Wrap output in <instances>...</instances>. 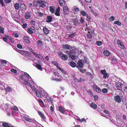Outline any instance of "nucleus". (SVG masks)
<instances>
[{"label": "nucleus", "mask_w": 127, "mask_h": 127, "mask_svg": "<svg viewBox=\"0 0 127 127\" xmlns=\"http://www.w3.org/2000/svg\"><path fill=\"white\" fill-rule=\"evenodd\" d=\"M46 98L47 99L48 102L52 103V99L49 96H46Z\"/></svg>", "instance_id": "obj_28"}, {"label": "nucleus", "mask_w": 127, "mask_h": 127, "mask_svg": "<svg viewBox=\"0 0 127 127\" xmlns=\"http://www.w3.org/2000/svg\"><path fill=\"white\" fill-rule=\"evenodd\" d=\"M12 109L14 111H18V108L15 106H14L12 108Z\"/></svg>", "instance_id": "obj_53"}, {"label": "nucleus", "mask_w": 127, "mask_h": 127, "mask_svg": "<svg viewBox=\"0 0 127 127\" xmlns=\"http://www.w3.org/2000/svg\"><path fill=\"white\" fill-rule=\"evenodd\" d=\"M59 110L62 113H64V109L61 107H59Z\"/></svg>", "instance_id": "obj_33"}, {"label": "nucleus", "mask_w": 127, "mask_h": 127, "mask_svg": "<svg viewBox=\"0 0 127 127\" xmlns=\"http://www.w3.org/2000/svg\"><path fill=\"white\" fill-rule=\"evenodd\" d=\"M28 32L30 34H31L33 33L32 31L29 28H28L27 30Z\"/></svg>", "instance_id": "obj_35"}, {"label": "nucleus", "mask_w": 127, "mask_h": 127, "mask_svg": "<svg viewBox=\"0 0 127 127\" xmlns=\"http://www.w3.org/2000/svg\"><path fill=\"white\" fill-rule=\"evenodd\" d=\"M29 50H30V51L33 54L35 52H34L33 50L31 48H29Z\"/></svg>", "instance_id": "obj_56"}, {"label": "nucleus", "mask_w": 127, "mask_h": 127, "mask_svg": "<svg viewBox=\"0 0 127 127\" xmlns=\"http://www.w3.org/2000/svg\"><path fill=\"white\" fill-rule=\"evenodd\" d=\"M25 120L26 121H29V122H31V120L27 117H26L25 118Z\"/></svg>", "instance_id": "obj_59"}, {"label": "nucleus", "mask_w": 127, "mask_h": 127, "mask_svg": "<svg viewBox=\"0 0 127 127\" xmlns=\"http://www.w3.org/2000/svg\"><path fill=\"white\" fill-rule=\"evenodd\" d=\"M108 77V74H107V73H106V74H105L103 75V78L105 79L106 78H107Z\"/></svg>", "instance_id": "obj_62"}, {"label": "nucleus", "mask_w": 127, "mask_h": 127, "mask_svg": "<svg viewBox=\"0 0 127 127\" xmlns=\"http://www.w3.org/2000/svg\"><path fill=\"white\" fill-rule=\"evenodd\" d=\"M14 7L15 8V10L17 11L19 9L20 7L19 6V3H16L14 5Z\"/></svg>", "instance_id": "obj_15"}, {"label": "nucleus", "mask_w": 127, "mask_h": 127, "mask_svg": "<svg viewBox=\"0 0 127 127\" xmlns=\"http://www.w3.org/2000/svg\"><path fill=\"white\" fill-rule=\"evenodd\" d=\"M101 72L104 75L107 73L105 71V70H102L101 71Z\"/></svg>", "instance_id": "obj_55"}, {"label": "nucleus", "mask_w": 127, "mask_h": 127, "mask_svg": "<svg viewBox=\"0 0 127 127\" xmlns=\"http://www.w3.org/2000/svg\"><path fill=\"white\" fill-rule=\"evenodd\" d=\"M59 2L61 6H64L65 5V3L63 0H59Z\"/></svg>", "instance_id": "obj_14"}, {"label": "nucleus", "mask_w": 127, "mask_h": 127, "mask_svg": "<svg viewBox=\"0 0 127 127\" xmlns=\"http://www.w3.org/2000/svg\"><path fill=\"white\" fill-rule=\"evenodd\" d=\"M43 30L44 33L46 34H48L49 33V31L46 26L43 27Z\"/></svg>", "instance_id": "obj_10"}, {"label": "nucleus", "mask_w": 127, "mask_h": 127, "mask_svg": "<svg viewBox=\"0 0 127 127\" xmlns=\"http://www.w3.org/2000/svg\"><path fill=\"white\" fill-rule=\"evenodd\" d=\"M76 64L74 62L72 61L70 63V65L72 67H75L76 65Z\"/></svg>", "instance_id": "obj_30"}, {"label": "nucleus", "mask_w": 127, "mask_h": 127, "mask_svg": "<svg viewBox=\"0 0 127 127\" xmlns=\"http://www.w3.org/2000/svg\"><path fill=\"white\" fill-rule=\"evenodd\" d=\"M119 46L121 48H123L124 47V46L123 45V44L121 42L119 44Z\"/></svg>", "instance_id": "obj_38"}, {"label": "nucleus", "mask_w": 127, "mask_h": 127, "mask_svg": "<svg viewBox=\"0 0 127 127\" xmlns=\"http://www.w3.org/2000/svg\"><path fill=\"white\" fill-rule=\"evenodd\" d=\"M69 57L73 60H74L76 58L75 56L73 55H71Z\"/></svg>", "instance_id": "obj_37"}, {"label": "nucleus", "mask_w": 127, "mask_h": 127, "mask_svg": "<svg viewBox=\"0 0 127 127\" xmlns=\"http://www.w3.org/2000/svg\"><path fill=\"white\" fill-rule=\"evenodd\" d=\"M94 98L95 99V100H97L98 99V97L97 95H95L94 96Z\"/></svg>", "instance_id": "obj_57"}, {"label": "nucleus", "mask_w": 127, "mask_h": 127, "mask_svg": "<svg viewBox=\"0 0 127 127\" xmlns=\"http://www.w3.org/2000/svg\"><path fill=\"white\" fill-rule=\"evenodd\" d=\"M63 47L65 49H68V50H70L72 49V47L69 45H68L67 44H65L63 45Z\"/></svg>", "instance_id": "obj_13"}, {"label": "nucleus", "mask_w": 127, "mask_h": 127, "mask_svg": "<svg viewBox=\"0 0 127 127\" xmlns=\"http://www.w3.org/2000/svg\"><path fill=\"white\" fill-rule=\"evenodd\" d=\"M38 2L40 4V6L41 7L44 8L45 7V5L46 4V2L42 1V0H41L40 1H39V2Z\"/></svg>", "instance_id": "obj_8"}, {"label": "nucleus", "mask_w": 127, "mask_h": 127, "mask_svg": "<svg viewBox=\"0 0 127 127\" xmlns=\"http://www.w3.org/2000/svg\"><path fill=\"white\" fill-rule=\"evenodd\" d=\"M61 8L59 6L56 9V16H60V14L59 11H60Z\"/></svg>", "instance_id": "obj_17"}, {"label": "nucleus", "mask_w": 127, "mask_h": 127, "mask_svg": "<svg viewBox=\"0 0 127 127\" xmlns=\"http://www.w3.org/2000/svg\"><path fill=\"white\" fill-rule=\"evenodd\" d=\"M50 11L51 13H54L55 12V8L53 6H51L49 7Z\"/></svg>", "instance_id": "obj_16"}, {"label": "nucleus", "mask_w": 127, "mask_h": 127, "mask_svg": "<svg viewBox=\"0 0 127 127\" xmlns=\"http://www.w3.org/2000/svg\"><path fill=\"white\" fill-rule=\"evenodd\" d=\"M102 42L99 41H98L96 42V44L98 46H99L102 44Z\"/></svg>", "instance_id": "obj_48"}, {"label": "nucleus", "mask_w": 127, "mask_h": 127, "mask_svg": "<svg viewBox=\"0 0 127 127\" xmlns=\"http://www.w3.org/2000/svg\"><path fill=\"white\" fill-rule=\"evenodd\" d=\"M109 19L111 21H113L115 19V18L113 16H111L109 18Z\"/></svg>", "instance_id": "obj_49"}, {"label": "nucleus", "mask_w": 127, "mask_h": 127, "mask_svg": "<svg viewBox=\"0 0 127 127\" xmlns=\"http://www.w3.org/2000/svg\"><path fill=\"white\" fill-rule=\"evenodd\" d=\"M54 106H51L50 107V109L51 112L53 113V111H54Z\"/></svg>", "instance_id": "obj_51"}, {"label": "nucleus", "mask_w": 127, "mask_h": 127, "mask_svg": "<svg viewBox=\"0 0 127 127\" xmlns=\"http://www.w3.org/2000/svg\"><path fill=\"white\" fill-rule=\"evenodd\" d=\"M24 75L26 77L28 78H29V77L30 76L26 72H25L24 73Z\"/></svg>", "instance_id": "obj_43"}, {"label": "nucleus", "mask_w": 127, "mask_h": 127, "mask_svg": "<svg viewBox=\"0 0 127 127\" xmlns=\"http://www.w3.org/2000/svg\"><path fill=\"white\" fill-rule=\"evenodd\" d=\"M47 20L46 21L47 22H52V18L51 16H47Z\"/></svg>", "instance_id": "obj_12"}, {"label": "nucleus", "mask_w": 127, "mask_h": 127, "mask_svg": "<svg viewBox=\"0 0 127 127\" xmlns=\"http://www.w3.org/2000/svg\"><path fill=\"white\" fill-rule=\"evenodd\" d=\"M31 13L29 12H27L25 15V17L26 19L29 18L31 16Z\"/></svg>", "instance_id": "obj_9"}, {"label": "nucleus", "mask_w": 127, "mask_h": 127, "mask_svg": "<svg viewBox=\"0 0 127 127\" xmlns=\"http://www.w3.org/2000/svg\"><path fill=\"white\" fill-rule=\"evenodd\" d=\"M10 71L11 72H13L14 73H16L17 72V71L16 70L14 69H12L10 70Z\"/></svg>", "instance_id": "obj_47"}, {"label": "nucleus", "mask_w": 127, "mask_h": 127, "mask_svg": "<svg viewBox=\"0 0 127 127\" xmlns=\"http://www.w3.org/2000/svg\"><path fill=\"white\" fill-rule=\"evenodd\" d=\"M30 37L27 35H25L24 36L23 39L24 41L28 44H29L30 43V41L29 40Z\"/></svg>", "instance_id": "obj_2"}, {"label": "nucleus", "mask_w": 127, "mask_h": 127, "mask_svg": "<svg viewBox=\"0 0 127 127\" xmlns=\"http://www.w3.org/2000/svg\"><path fill=\"white\" fill-rule=\"evenodd\" d=\"M56 66L62 72H63V69L61 67H60L58 65V64L56 62Z\"/></svg>", "instance_id": "obj_31"}, {"label": "nucleus", "mask_w": 127, "mask_h": 127, "mask_svg": "<svg viewBox=\"0 0 127 127\" xmlns=\"http://www.w3.org/2000/svg\"><path fill=\"white\" fill-rule=\"evenodd\" d=\"M80 21L81 23H83L84 21V20L82 17L80 18Z\"/></svg>", "instance_id": "obj_63"}, {"label": "nucleus", "mask_w": 127, "mask_h": 127, "mask_svg": "<svg viewBox=\"0 0 127 127\" xmlns=\"http://www.w3.org/2000/svg\"><path fill=\"white\" fill-rule=\"evenodd\" d=\"M65 53L68 54L70 56L72 52L70 51H67L65 52Z\"/></svg>", "instance_id": "obj_50"}, {"label": "nucleus", "mask_w": 127, "mask_h": 127, "mask_svg": "<svg viewBox=\"0 0 127 127\" xmlns=\"http://www.w3.org/2000/svg\"><path fill=\"white\" fill-rule=\"evenodd\" d=\"M87 19L88 21H90V18L89 16H88V14L87 15Z\"/></svg>", "instance_id": "obj_58"}, {"label": "nucleus", "mask_w": 127, "mask_h": 127, "mask_svg": "<svg viewBox=\"0 0 127 127\" xmlns=\"http://www.w3.org/2000/svg\"><path fill=\"white\" fill-rule=\"evenodd\" d=\"M74 24L76 26L78 25V20L77 19H75L73 21Z\"/></svg>", "instance_id": "obj_42"}, {"label": "nucleus", "mask_w": 127, "mask_h": 127, "mask_svg": "<svg viewBox=\"0 0 127 127\" xmlns=\"http://www.w3.org/2000/svg\"><path fill=\"white\" fill-rule=\"evenodd\" d=\"M73 9L74 11V12H78L79 11V8L76 7H74V8Z\"/></svg>", "instance_id": "obj_32"}, {"label": "nucleus", "mask_w": 127, "mask_h": 127, "mask_svg": "<svg viewBox=\"0 0 127 127\" xmlns=\"http://www.w3.org/2000/svg\"><path fill=\"white\" fill-rule=\"evenodd\" d=\"M38 102L39 103V104L41 106L43 107H44L45 106V104L42 100L40 99H39L38 100Z\"/></svg>", "instance_id": "obj_19"}, {"label": "nucleus", "mask_w": 127, "mask_h": 127, "mask_svg": "<svg viewBox=\"0 0 127 127\" xmlns=\"http://www.w3.org/2000/svg\"><path fill=\"white\" fill-rule=\"evenodd\" d=\"M62 58L64 60H66L68 58V57L66 55H63L62 56Z\"/></svg>", "instance_id": "obj_27"}, {"label": "nucleus", "mask_w": 127, "mask_h": 127, "mask_svg": "<svg viewBox=\"0 0 127 127\" xmlns=\"http://www.w3.org/2000/svg\"><path fill=\"white\" fill-rule=\"evenodd\" d=\"M115 100L118 103H120L121 101V98L119 95H117L115 97Z\"/></svg>", "instance_id": "obj_5"}, {"label": "nucleus", "mask_w": 127, "mask_h": 127, "mask_svg": "<svg viewBox=\"0 0 127 127\" xmlns=\"http://www.w3.org/2000/svg\"><path fill=\"white\" fill-rule=\"evenodd\" d=\"M33 54L36 57L39 59H41L42 58H43V57L42 56L40 55L39 54H36L35 53H34Z\"/></svg>", "instance_id": "obj_20"}, {"label": "nucleus", "mask_w": 127, "mask_h": 127, "mask_svg": "<svg viewBox=\"0 0 127 127\" xmlns=\"http://www.w3.org/2000/svg\"><path fill=\"white\" fill-rule=\"evenodd\" d=\"M39 2V1H38L37 2L35 1H33V5L35 7H37L38 3H39L38 2Z\"/></svg>", "instance_id": "obj_25"}, {"label": "nucleus", "mask_w": 127, "mask_h": 127, "mask_svg": "<svg viewBox=\"0 0 127 127\" xmlns=\"http://www.w3.org/2000/svg\"><path fill=\"white\" fill-rule=\"evenodd\" d=\"M2 126L3 127H13V126H10L8 125L7 123L4 122L2 124Z\"/></svg>", "instance_id": "obj_23"}, {"label": "nucleus", "mask_w": 127, "mask_h": 127, "mask_svg": "<svg viewBox=\"0 0 127 127\" xmlns=\"http://www.w3.org/2000/svg\"><path fill=\"white\" fill-rule=\"evenodd\" d=\"M17 47L19 49H22V45L20 44H17Z\"/></svg>", "instance_id": "obj_46"}, {"label": "nucleus", "mask_w": 127, "mask_h": 127, "mask_svg": "<svg viewBox=\"0 0 127 127\" xmlns=\"http://www.w3.org/2000/svg\"><path fill=\"white\" fill-rule=\"evenodd\" d=\"M91 107L94 109H95L97 108V105L95 104L92 102V103L91 105Z\"/></svg>", "instance_id": "obj_18"}, {"label": "nucleus", "mask_w": 127, "mask_h": 127, "mask_svg": "<svg viewBox=\"0 0 127 127\" xmlns=\"http://www.w3.org/2000/svg\"><path fill=\"white\" fill-rule=\"evenodd\" d=\"M11 88L9 87H7L5 88V90L6 92H10L11 91Z\"/></svg>", "instance_id": "obj_29"}, {"label": "nucleus", "mask_w": 127, "mask_h": 127, "mask_svg": "<svg viewBox=\"0 0 127 127\" xmlns=\"http://www.w3.org/2000/svg\"><path fill=\"white\" fill-rule=\"evenodd\" d=\"M35 93H36V95L38 97H40L41 96L40 93L38 91H37V92H36Z\"/></svg>", "instance_id": "obj_54"}, {"label": "nucleus", "mask_w": 127, "mask_h": 127, "mask_svg": "<svg viewBox=\"0 0 127 127\" xmlns=\"http://www.w3.org/2000/svg\"><path fill=\"white\" fill-rule=\"evenodd\" d=\"M114 23L115 24L117 25L118 26L120 25L121 24V22L118 21L114 22Z\"/></svg>", "instance_id": "obj_36"}, {"label": "nucleus", "mask_w": 127, "mask_h": 127, "mask_svg": "<svg viewBox=\"0 0 127 127\" xmlns=\"http://www.w3.org/2000/svg\"><path fill=\"white\" fill-rule=\"evenodd\" d=\"M0 3L1 4L2 6H3L4 5L3 0H0Z\"/></svg>", "instance_id": "obj_60"}, {"label": "nucleus", "mask_w": 127, "mask_h": 127, "mask_svg": "<svg viewBox=\"0 0 127 127\" xmlns=\"http://www.w3.org/2000/svg\"><path fill=\"white\" fill-rule=\"evenodd\" d=\"M35 66L38 69L42 71V70L41 65H40L37 64Z\"/></svg>", "instance_id": "obj_22"}, {"label": "nucleus", "mask_w": 127, "mask_h": 127, "mask_svg": "<svg viewBox=\"0 0 127 127\" xmlns=\"http://www.w3.org/2000/svg\"><path fill=\"white\" fill-rule=\"evenodd\" d=\"M37 43L39 45L41 46L42 44V42L40 40H38L37 41Z\"/></svg>", "instance_id": "obj_39"}, {"label": "nucleus", "mask_w": 127, "mask_h": 127, "mask_svg": "<svg viewBox=\"0 0 127 127\" xmlns=\"http://www.w3.org/2000/svg\"><path fill=\"white\" fill-rule=\"evenodd\" d=\"M4 29L2 28L0 29V32L1 33H4L3 31Z\"/></svg>", "instance_id": "obj_64"}, {"label": "nucleus", "mask_w": 127, "mask_h": 127, "mask_svg": "<svg viewBox=\"0 0 127 127\" xmlns=\"http://www.w3.org/2000/svg\"><path fill=\"white\" fill-rule=\"evenodd\" d=\"M24 81L26 85H27L28 86H30L32 88V85L28 81H27L26 80H25Z\"/></svg>", "instance_id": "obj_21"}, {"label": "nucleus", "mask_w": 127, "mask_h": 127, "mask_svg": "<svg viewBox=\"0 0 127 127\" xmlns=\"http://www.w3.org/2000/svg\"><path fill=\"white\" fill-rule=\"evenodd\" d=\"M80 14L82 16H85L87 14V13L83 10H82L81 11Z\"/></svg>", "instance_id": "obj_24"}, {"label": "nucleus", "mask_w": 127, "mask_h": 127, "mask_svg": "<svg viewBox=\"0 0 127 127\" xmlns=\"http://www.w3.org/2000/svg\"><path fill=\"white\" fill-rule=\"evenodd\" d=\"M103 54L104 55H106L107 56H108L110 54V53L107 50H104L103 52Z\"/></svg>", "instance_id": "obj_26"}, {"label": "nucleus", "mask_w": 127, "mask_h": 127, "mask_svg": "<svg viewBox=\"0 0 127 127\" xmlns=\"http://www.w3.org/2000/svg\"><path fill=\"white\" fill-rule=\"evenodd\" d=\"M21 10L23 11H25L27 9V7L24 3L21 4L20 6Z\"/></svg>", "instance_id": "obj_4"}, {"label": "nucleus", "mask_w": 127, "mask_h": 127, "mask_svg": "<svg viewBox=\"0 0 127 127\" xmlns=\"http://www.w3.org/2000/svg\"><path fill=\"white\" fill-rule=\"evenodd\" d=\"M7 61L5 60H2L1 61V64H6L7 63Z\"/></svg>", "instance_id": "obj_41"}, {"label": "nucleus", "mask_w": 127, "mask_h": 127, "mask_svg": "<svg viewBox=\"0 0 127 127\" xmlns=\"http://www.w3.org/2000/svg\"><path fill=\"white\" fill-rule=\"evenodd\" d=\"M63 11L65 14H67L69 12V9L67 6H65L63 8Z\"/></svg>", "instance_id": "obj_6"}, {"label": "nucleus", "mask_w": 127, "mask_h": 127, "mask_svg": "<svg viewBox=\"0 0 127 127\" xmlns=\"http://www.w3.org/2000/svg\"><path fill=\"white\" fill-rule=\"evenodd\" d=\"M8 39L10 40L12 42V43H14V40L12 39V38L11 37V36H10L9 37Z\"/></svg>", "instance_id": "obj_45"}, {"label": "nucleus", "mask_w": 127, "mask_h": 127, "mask_svg": "<svg viewBox=\"0 0 127 127\" xmlns=\"http://www.w3.org/2000/svg\"><path fill=\"white\" fill-rule=\"evenodd\" d=\"M107 90L106 88H104L102 89V92L104 93H107Z\"/></svg>", "instance_id": "obj_40"}, {"label": "nucleus", "mask_w": 127, "mask_h": 127, "mask_svg": "<svg viewBox=\"0 0 127 127\" xmlns=\"http://www.w3.org/2000/svg\"><path fill=\"white\" fill-rule=\"evenodd\" d=\"M93 87L95 90L98 93H100L101 91V89L97 87L95 85H93Z\"/></svg>", "instance_id": "obj_3"}, {"label": "nucleus", "mask_w": 127, "mask_h": 127, "mask_svg": "<svg viewBox=\"0 0 127 127\" xmlns=\"http://www.w3.org/2000/svg\"><path fill=\"white\" fill-rule=\"evenodd\" d=\"M4 1L5 3L6 4H7L10 3L12 1V0H4Z\"/></svg>", "instance_id": "obj_44"}, {"label": "nucleus", "mask_w": 127, "mask_h": 127, "mask_svg": "<svg viewBox=\"0 0 127 127\" xmlns=\"http://www.w3.org/2000/svg\"><path fill=\"white\" fill-rule=\"evenodd\" d=\"M27 51H24L21 50L20 51L19 53L23 55H25L26 54V52H27Z\"/></svg>", "instance_id": "obj_34"}, {"label": "nucleus", "mask_w": 127, "mask_h": 127, "mask_svg": "<svg viewBox=\"0 0 127 127\" xmlns=\"http://www.w3.org/2000/svg\"><path fill=\"white\" fill-rule=\"evenodd\" d=\"M7 38H6V37H3L2 38V39L5 42H6L7 41Z\"/></svg>", "instance_id": "obj_61"}, {"label": "nucleus", "mask_w": 127, "mask_h": 127, "mask_svg": "<svg viewBox=\"0 0 127 127\" xmlns=\"http://www.w3.org/2000/svg\"><path fill=\"white\" fill-rule=\"evenodd\" d=\"M27 23H25V24H24L22 26V27L23 29H25L27 27Z\"/></svg>", "instance_id": "obj_52"}, {"label": "nucleus", "mask_w": 127, "mask_h": 127, "mask_svg": "<svg viewBox=\"0 0 127 127\" xmlns=\"http://www.w3.org/2000/svg\"><path fill=\"white\" fill-rule=\"evenodd\" d=\"M116 86L117 88L119 90H121L123 86V84L120 82H117L116 83Z\"/></svg>", "instance_id": "obj_1"}, {"label": "nucleus", "mask_w": 127, "mask_h": 127, "mask_svg": "<svg viewBox=\"0 0 127 127\" xmlns=\"http://www.w3.org/2000/svg\"><path fill=\"white\" fill-rule=\"evenodd\" d=\"M77 64L78 65L77 67L78 68L82 67L83 65V64L81 60H80L78 61L77 63Z\"/></svg>", "instance_id": "obj_7"}, {"label": "nucleus", "mask_w": 127, "mask_h": 127, "mask_svg": "<svg viewBox=\"0 0 127 127\" xmlns=\"http://www.w3.org/2000/svg\"><path fill=\"white\" fill-rule=\"evenodd\" d=\"M38 113L39 115L41 117V118L42 119H43L44 120H45V117L44 116V114L43 113H42L41 112L39 111H38Z\"/></svg>", "instance_id": "obj_11"}]
</instances>
